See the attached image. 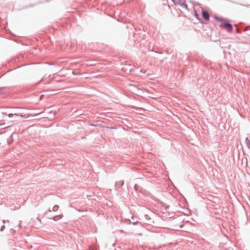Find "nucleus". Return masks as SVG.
<instances>
[{
	"mask_svg": "<svg viewBox=\"0 0 250 250\" xmlns=\"http://www.w3.org/2000/svg\"><path fill=\"white\" fill-rule=\"evenodd\" d=\"M223 27L227 30L228 32H231L232 30V26L228 23H225L223 25Z\"/></svg>",
	"mask_w": 250,
	"mask_h": 250,
	"instance_id": "1",
	"label": "nucleus"
},
{
	"mask_svg": "<svg viewBox=\"0 0 250 250\" xmlns=\"http://www.w3.org/2000/svg\"><path fill=\"white\" fill-rule=\"evenodd\" d=\"M202 16H203V17L205 20H209V16L208 13L207 12L203 11L202 12Z\"/></svg>",
	"mask_w": 250,
	"mask_h": 250,
	"instance_id": "2",
	"label": "nucleus"
},
{
	"mask_svg": "<svg viewBox=\"0 0 250 250\" xmlns=\"http://www.w3.org/2000/svg\"><path fill=\"white\" fill-rule=\"evenodd\" d=\"M5 229V226L3 225L0 228V231H3Z\"/></svg>",
	"mask_w": 250,
	"mask_h": 250,
	"instance_id": "3",
	"label": "nucleus"
},
{
	"mask_svg": "<svg viewBox=\"0 0 250 250\" xmlns=\"http://www.w3.org/2000/svg\"><path fill=\"white\" fill-rule=\"evenodd\" d=\"M218 19V20H219V21H222V19Z\"/></svg>",
	"mask_w": 250,
	"mask_h": 250,
	"instance_id": "4",
	"label": "nucleus"
}]
</instances>
